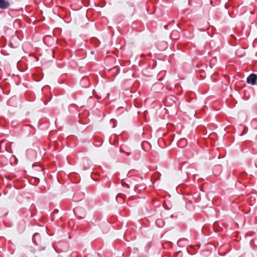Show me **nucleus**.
<instances>
[{
	"instance_id": "obj_1",
	"label": "nucleus",
	"mask_w": 257,
	"mask_h": 257,
	"mask_svg": "<svg viewBox=\"0 0 257 257\" xmlns=\"http://www.w3.org/2000/svg\"><path fill=\"white\" fill-rule=\"evenodd\" d=\"M257 77L255 74H251L247 78V82L248 84L254 85L255 83Z\"/></svg>"
},
{
	"instance_id": "obj_2",
	"label": "nucleus",
	"mask_w": 257,
	"mask_h": 257,
	"mask_svg": "<svg viewBox=\"0 0 257 257\" xmlns=\"http://www.w3.org/2000/svg\"><path fill=\"white\" fill-rule=\"evenodd\" d=\"M10 4L8 1H0V8L1 9H7L9 7Z\"/></svg>"
},
{
	"instance_id": "obj_3",
	"label": "nucleus",
	"mask_w": 257,
	"mask_h": 257,
	"mask_svg": "<svg viewBox=\"0 0 257 257\" xmlns=\"http://www.w3.org/2000/svg\"><path fill=\"white\" fill-rule=\"evenodd\" d=\"M163 223V220L161 219H158L157 221H156V224L158 225H160L161 224H162Z\"/></svg>"
},
{
	"instance_id": "obj_4",
	"label": "nucleus",
	"mask_w": 257,
	"mask_h": 257,
	"mask_svg": "<svg viewBox=\"0 0 257 257\" xmlns=\"http://www.w3.org/2000/svg\"><path fill=\"white\" fill-rule=\"evenodd\" d=\"M36 235H37V234H36V233H35V234L34 235V237H35Z\"/></svg>"
}]
</instances>
